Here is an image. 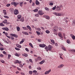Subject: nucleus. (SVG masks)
I'll list each match as a JSON object with an SVG mask.
<instances>
[{
    "mask_svg": "<svg viewBox=\"0 0 75 75\" xmlns=\"http://www.w3.org/2000/svg\"><path fill=\"white\" fill-rule=\"evenodd\" d=\"M62 7V5H60V6H57L56 8V10L58 11H61V8Z\"/></svg>",
    "mask_w": 75,
    "mask_h": 75,
    "instance_id": "f257e3e1",
    "label": "nucleus"
},
{
    "mask_svg": "<svg viewBox=\"0 0 75 75\" xmlns=\"http://www.w3.org/2000/svg\"><path fill=\"white\" fill-rule=\"evenodd\" d=\"M53 28L54 29L53 31L55 32V31H57L58 29V27L55 25L53 27Z\"/></svg>",
    "mask_w": 75,
    "mask_h": 75,
    "instance_id": "f03ea898",
    "label": "nucleus"
},
{
    "mask_svg": "<svg viewBox=\"0 0 75 75\" xmlns=\"http://www.w3.org/2000/svg\"><path fill=\"white\" fill-rule=\"evenodd\" d=\"M53 13L54 14L57 16H61V13H58L56 12H54Z\"/></svg>",
    "mask_w": 75,
    "mask_h": 75,
    "instance_id": "7ed1b4c3",
    "label": "nucleus"
},
{
    "mask_svg": "<svg viewBox=\"0 0 75 75\" xmlns=\"http://www.w3.org/2000/svg\"><path fill=\"white\" fill-rule=\"evenodd\" d=\"M14 14L15 15H17L18 14V11L17 9H15L14 11Z\"/></svg>",
    "mask_w": 75,
    "mask_h": 75,
    "instance_id": "20e7f679",
    "label": "nucleus"
},
{
    "mask_svg": "<svg viewBox=\"0 0 75 75\" xmlns=\"http://www.w3.org/2000/svg\"><path fill=\"white\" fill-rule=\"evenodd\" d=\"M38 14H39V15H40V16H42L44 13L42 12V11L40 10L38 12Z\"/></svg>",
    "mask_w": 75,
    "mask_h": 75,
    "instance_id": "39448f33",
    "label": "nucleus"
},
{
    "mask_svg": "<svg viewBox=\"0 0 75 75\" xmlns=\"http://www.w3.org/2000/svg\"><path fill=\"white\" fill-rule=\"evenodd\" d=\"M14 64H21V61H19L18 60H16L14 62Z\"/></svg>",
    "mask_w": 75,
    "mask_h": 75,
    "instance_id": "423d86ee",
    "label": "nucleus"
},
{
    "mask_svg": "<svg viewBox=\"0 0 75 75\" xmlns=\"http://www.w3.org/2000/svg\"><path fill=\"white\" fill-rule=\"evenodd\" d=\"M46 45L44 44H41L39 45V47H41V48H44Z\"/></svg>",
    "mask_w": 75,
    "mask_h": 75,
    "instance_id": "0eeeda50",
    "label": "nucleus"
},
{
    "mask_svg": "<svg viewBox=\"0 0 75 75\" xmlns=\"http://www.w3.org/2000/svg\"><path fill=\"white\" fill-rule=\"evenodd\" d=\"M51 71V70L50 69L49 70L46 71H45V75H47V74H49L50 72Z\"/></svg>",
    "mask_w": 75,
    "mask_h": 75,
    "instance_id": "6e6552de",
    "label": "nucleus"
},
{
    "mask_svg": "<svg viewBox=\"0 0 75 75\" xmlns=\"http://www.w3.org/2000/svg\"><path fill=\"white\" fill-rule=\"evenodd\" d=\"M26 27L27 28H28V29H29V31H31V28L30 26L29 25H27L26 26Z\"/></svg>",
    "mask_w": 75,
    "mask_h": 75,
    "instance_id": "1a4fd4ad",
    "label": "nucleus"
},
{
    "mask_svg": "<svg viewBox=\"0 0 75 75\" xmlns=\"http://www.w3.org/2000/svg\"><path fill=\"white\" fill-rule=\"evenodd\" d=\"M22 56L23 57H28V54L24 53L22 54Z\"/></svg>",
    "mask_w": 75,
    "mask_h": 75,
    "instance_id": "9d476101",
    "label": "nucleus"
},
{
    "mask_svg": "<svg viewBox=\"0 0 75 75\" xmlns=\"http://www.w3.org/2000/svg\"><path fill=\"white\" fill-rule=\"evenodd\" d=\"M35 4L36 5H39L40 4V2L37 0L35 1Z\"/></svg>",
    "mask_w": 75,
    "mask_h": 75,
    "instance_id": "9b49d317",
    "label": "nucleus"
},
{
    "mask_svg": "<svg viewBox=\"0 0 75 75\" xmlns=\"http://www.w3.org/2000/svg\"><path fill=\"white\" fill-rule=\"evenodd\" d=\"M64 65L63 64H61L60 65H59L58 67V68H62V67H64Z\"/></svg>",
    "mask_w": 75,
    "mask_h": 75,
    "instance_id": "f8f14e48",
    "label": "nucleus"
},
{
    "mask_svg": "<svg viewBox=\"0 0 75 75\" xmlns=\"http://www.w3.org/2000/svg\"><path fill=\"white\" fill-rule=\"evenodd\" d=\"M58 35L60 37H61V38H63V37H62V34L61 33H58Z\"/></svg>",
    "mask_w": 75,
    "mask_h": 75,
    "instance_id": "ddd939ff",
    "label": "nucleus"
},
{
    "mask_svg": "<svg viewBox=\"0 0 75 75\" xmlns=\"http://www.w3.org/2000/svg\"><path fill=\"white\" fill-rule=\"evenodd\" d=\"M3 23H4V24H6L7 23V20L5 19L4 21L3 22Z\"/></svg>",
    "mask_w": 75,
    "mask_h": 75,
    "instance_id": "4468645a",
    "label": "nucleus"
},
{
    "mask_svg": "<svg viewBox=\"0 0 75 75\" xmlns=\"http://www.w3.org/2000/svg\"><path fill=\"white\" fill-rule=\"evenodd\" d=\"M48 49H49V50H52V46H51L50 45H49L48 46Z\"/></svg>",
    "mask_w": 75,
    "mask_h": 75,
    "instance_id": "2eb2a0df",
    "label": "nucleus"
},
{
    "mask_svg": "<svg viewBox=\"0 0 75 75\" xmlns=\"http://www.w3.org/2000/svg\"><path fill=\"white\" fill-rule=\"evenodd\" d=\"M3 13H4V15H6L7 14V12H6V10H3Z\"/></svg>",
    "mask_w": 75,
    "mask_h": 75,
    "instance_id": "dca6fc26",
    "label": "nucleus"
},
{
    "mask_svg": "<svg viewBox=\"0 0 75 75\" xmlns=\"http://www.w3.org/2000/svg\"><path fill=\"white\" fill-rule=\"evenodd\" d=\"M37 59L39 61H41V60H42V58H41V57H38L37 58Z\"/></svg>",
    "mask_w": 75,
    "mask_h": 75,
    "instance_id": "f3484780",
    "label": "nucleus"
},
{
    "mask_svg": "<svg viewBox=\"0 0 75 75\" xmlns=\"http://www.w3.org/2000/svg\"><path fill=\"white\" fill-rule=\"evenodd\" d=\"M16 47H18V48H21V46L19 45V44H16Z\"/></svg>",
    "mask_w": 75,
    "mask_h": 75,
    "instance_id": "a211bd4d",
    "label": "nucleus"
},
{
    "mask_svg": "<svg viewBox=\"0 0 75 75\" xmlns=\"http://www.w3.org/2000/svg\"><path fill=\"white\" fill-rule=\"evenodd\" d=\"M45 62V61H44V60H42V61L41 62H40L39 64H44V63Z\"/></svg>",
    "mask_w": 75,
    "mask_h": 75,
    "instance_id": "6ab92c4d",
    "label": "nucleus"
},
{
    "mask_svg": "<svg viewBox=\"0 0 75 75\" xmlns=\"http://www.w3.org/2000/svg\"><path fill=\"white\" fill-rule=\"evenodd\" d=\"M17 17L18 19H20V18H21V15H18Z\"/></svg>",
    "mask_w": 75,
    "mask_h": 75,
    "instance_id": "aec40b11",
    "label": "nucleus"
},
{
    "mask_svg": "<svg viewBox=\"0 0 75 75\" xmlns=\"http://www.w3.org/2000/svg\"><path fill=\"white\" fill-rule=\"evenodd\" d=\"M45 18H46V19H47V20H49L50 19V17L49 16L46 15Z\"/></svg>",
    "mask_w": 75,
    "mask_h": 75,
    "instance_id": "412c9836",
    "label": "nucleus"
},
{
    "mask_svg": "<svg viewBox=\"0 0 75 75\" xmlns=\"http://www.w3.org/2000/svg\"><path fill=\"white\" fill-rule=\"evenodd\" d=\"M18 4H19L18 3H17V2L16 3V2H14V5L15 7L17 6V5H18Z\"/></svg>",
    "mask_w": 75,
    "mask_h": 75,
    "instance_id": "4be33fe9",
    "label": "nucleus"
},
{
    "mask_svg": "<svg viewBox=\"0 0 75 75\" xmlns=\"http://www.w3.org/2000/svg\"><path fill=\"white\" fill-rule=\"evenodd\" d=\"M16 29H17V31H19L20 30V27L18 26L17 27Z\"/></svg>",
    "mask_w": 75,
    "mask_h": 75,
    "instance_id": "5701e85b",
    "label": "nucleus"
},
{
    "mask_svg": "<svg viewBox=\"0 0 75 75\" xmlns=\"http://www.w3.org/2000/svg\"><path fill=\"white\" fill-rule=\"evenodd\" d=\"M20 21H22V22H23L24 20V17H23L22 18H21V19H20Z\"/></svg>",
    "mask_w": 75,
    "mask_h": 75,
    "instance_id": "b1692460",
    "label": "nucleus"
},
{
    "mask_svg": "<svg viewBox=\"0 0 75 75\" xmlns=\"http://www.w3.org/2000/svg\"><path fill=\"white\" fill-rule=\"evenodd\" d=\"M23 2H21L20 3V6L21 7L23 6Z\"/></svg>",
    "mask_w": 75,
    "mask_h": 75,
    "instance_id": "393cba45",
    "label": "nucleus"
},
{
    "mask_svg": "<svg viewBox=\"0 0 75 75\" xmlns=\"http://www.w3.org/2000/svg\"><path fill=\"white\" fill-rule=\"evenodd\" d=\"M50 40L51 42L53 43V44H55V42H54V40L51 39Z\"/></svg>",
    "mask_w": 75,
    "mask_h": 75,
    "instance_id": "a878e982",
    "label": "nucleus"
},
{
    "mask_svg": "<svg viewBox=\"0 0 75 75\" xmlns=\"http://www.w3.org/2000/svg\"><path fill=\"white\" fill-rule=\"evenodd\" d=\"M45 32L46 33H47V34H49V33H50V31L48 30H46Z\"/></svg>",
    "mask_w": 75,
    "mask_h": 75,
    "instance_id": "bb28decb",
    "label": "nucleus"
},
{
    "mask_svg": "<svg viewBox=\"0 0 75 75\" xmlns=\"http://www.w3.org/2000/svg\"><path fill=\"white\" fill-rule=\"evenodd\" d=\"M36 33L38 35H40V32H39L37 31L36 32Z\"/></svg>",
    "mask_w": 75,
    "mask_h": 75,
    "instance_id": "cd10ccee",
    "label": "nucleus"
},
{
    "mask_svg": "<svg viewBox=\"0 0 75 75\" xmlns=\"http://www.w3.org/2000/svg\"><path fill=\"white\" fill-rule=\"evenodd\" d=\"M29 45L31 47H32V48H33V44H31V43H29Z\"/></svg>",
    "mask_w": 75,
    "mask_h": 75,
    "instance_id": "c85d7f7f",
    "label": "nucleus"
},
{
    "mask_svg": "<svg viewBox=\"0 0 75 75\" xmlns=\"http://www.w3.org/2000/svg\"><path fill=\"white\" fill-rule=\"evenodd\" d=\"M45 10H46L47 11H49V8L46 7L45 8Z\"/></svg>",
    "mask_w": 75,
    "mask_h": 75,
    "instance_id": "c756f323",
    "label": "nucleus"
},
{
    "mask_svg": "<svg viewBox=\"0 0 75 75\" xmlns=\"http://www.w3.org/2000/svg\"><path fill=\"white\" fill-rule=\"evenodd\" d=\"M8 59H10V57H11V55L10 54H8Z\"/></svg>",
    "mask_w": 75,
    "mask_h": 75,
    "instance_id": "7c9ffc66",
    "label": "nucleus"
},
{
    "mask_svg": "<svg viewBox=\"0 0 75 75\" xmlns=\"http://www.w3.org/2000/svg\"><path fill=\"white\" fill-rule=\"evenodd\" d=\"M62 49L64 50V51H65L66 50V49L65 48V47H64V46H63L62 47Z\"/></svg>",
    "mask_w": 75,
    "mask_h": 75,
    "instance_id": "2f4dec72",
    "label": "nucleus"
},
{
    "mask_svg": "<svg viewBox=\"0 0 75 75\" xmlns=\"http://www.w3.org/2000/svg\"><path fill=\"white\" fill-rule=\"evenodd\" d=\"M29 74H30V75H31L32 74H33V71H29Z\"/></svg>",
    "mask_w": 75,
    "mask_h": 75,
    "instance_id": "473e14b6",
    "label": "nucleus"
},
{
    "mask_svg": "<svg viewBox=\"0 0 75 75\" xmlns=\"http://www.w3.org/2000/svg\"><path fill=\"white\" fill-rule=\"evenodd\" d=\"M15 50H17L18 51H19L20 50V48H18L17 47H15Z\"/></svg>",
    "mask_w": 75,
    "mask_h": 75,
    "instance_id": "72a5a7b5",
    "label": "nucleus"
},
{
    "mask_svg": "<svg viewBox=\"0 0 75 75\" xmlns=\"http://www.w3.org/2000/svg\"><path fill=\"white\" fill-rule=\"evenodd\" d=\"M33 11L34 12H37V11H38V9H34L33 10Z\"/></svg>",
    "mask_w": 75,
    "mask_h": 75,
    "instance_id": "f704fd0d",
    "label": "nucleus"
},
{
    "mask_svg": "<svg viewBox=\"0 0 75 75\" xmlns=\"http://www.w3.org/2000/svg\"><path fill=\"white\" fill-rule=\"evenodd\" d=\"M67 42L68 44H70V41H69V40H67Z\"/></svg>",
    "mask_w": 75,
    "mask_h": 75,
    "instance_id": "c9c22d12",
    "label": "nucleus"
},
{
    "mask_svg": "<svg viewBox=\"0 0 75 75\" xmlns=\"http://www.w3.org/2000/svg\"><path fill=\"white\" fill-rule=\"evenodd\" d=\"M22 28H23V29L24 30H27V28L25 27H23Z\"/></svg>",
    "mask_w": 75,
    "mask_h": 75,
    "instance_id": "e433bc0d",
    "label": "nucleus"
},
{
    "mask_svg": "<svg viewBox=\"0 0 75 75\" xmlns=\"http://www.w3.org/2000/svg\"><path fill=\"white\" fill-rule=\"evenodd\" d=\"M0 26H2L3 27L4 26V24L2 23H1L0 24Z\"/></svg>",
    "mask_w": 75,
    "mask_h": 75,
    "instance_id": "4c0bfd02",
    "label": "nucleus"
},
{
    "mask_svg": "<svg viewBox=\"0 0 75 75\" xmlns=\"http://www.w3.org/2000/svg\"><path fill=\"white\" fill-rule=\"evenodd\" d=\"M15 55L17 57H19V55L17 53H16L15 54Z\"/></svg>",
    "mask_w": 75,
    "mask_h": 75,
    "instance_id": "58836bf2",
    "label": "nucleus"
},
{
    "mask_svg": "<svg viewBox=\"0 0 75 75\" xmlns=\"http://www.w3.org/2000/svg\"><path fill=\"white\" fill-rule=\"evenodd\" d=\"M5 30L6 31H8V30H9V29H8V28L6 27L5 28Z\"/></svg>",
    "mask_w": 75,
    "mask_h": 75,
    "instance_id": "ea45409f",
    "label": "nucleus"
},
{
    "mask_svg": "<svg viewBox=\"0 0 75 75\" xmlns=\"http://www.w3.org/2000/svg\"><path fill=\"white\" fill-rule=\"evenodd\" d=\"M29 61H30V62L31 63H33V62L31 59H29Z\"/></svg>",
    "mask_w": 75,
    "mask_h": 75,
    "instance_id": "a19ab883",
    "label": "nucleus"
},
{
    "mask_svg": "<svg viewBox=\"0 0 75 75\" xmlns=\"http://www.w3.org/2000/svg\"><path fill=\"white\" fill-rule=\"evenodd\" d=\"M53 4H54L52 2H51L50 3L49 5L50 6H53Z\"/></svg>",
    "mask_w": 75,
    "mask_h": 75,
    "instance_id": "79ce46f5",
    "label": "nucleus"
},
{
    "mask_svg": "<svg viewBox=\"0 0 75 75\" xmlns=\"http://www.w3.org/2000/svg\"><path fill=\"white\" fill-rule=\"evenodd\" d=\"M72 25H74V24H75V20H74L73 21Z\"/></svg>",
    "mask_w": 75,
    "mask_h": 75,
    "instance_id": "37998d69",
    "label": "nucleus"
},
{
    "mask_svg": "<svg viewBox=\"0 0 75 75\" xmlns=\"http://www.w3.org/2000/svg\"><path fill=\"white\" fill-rule=\"evenodd\" d=\"M71 38L73 39V40H74L75 39V36L74 35H73L72 37H71Z\"/></svg>",
    "mask_w": 75,
    "mask_h": 75,
    "instance_id": "c03bdc74",
    "label": "nucleus"
},
{
    "mask_svg": "<svg viewBox=\"0 0 75 75\" xmlns=\"http://www.w3.org/2000/svg\"><path fill=\"white\" fill-rule=\"evenodd\" d=\"M33 73H37V71L36 70H33Z\"/></svg>",
    "mask_w": 75,
    "mask_h": 75,
    "instance_id": "a18cd8bd",
    "label": "nucleus"
},
{
    "mask_svg": "<svg viewBox=\"0 0 75 75\" xmlns=\"http://www.w3.org/2000/svg\"><path fill=\"white\" fill-rule=\"evenodd\" d=\"M25 50H26V51H27V52H29V50H28V48H25Z\"/></svg>",
    "mask_w": 75,
    "mask_h": 75,
    "instance_id": "49530a36",
    "label": "nucleus"
},
{
    "mask_svg": "<svg viewBox=\"0 0 75 75\" xmlns=\"http://www.w3.org/2000/svg\"><path fill=\"white\" fill-rule=\"evenodd\" d=\"M55 8H56V6H55L54 7L52 8V9L53 10H55Z\"/></svg>",
    "mask_w": 75,
    "mask_h": 75,
    "instance_id": "de8ad7c7",
    "label": "nucleus"
},
{
    "mask_svg": "<svg viewBox=\"0 0 75 75\" xmlns=\"http://www.w3.org/2000/svg\"><path fill=\"white\" fill-rule=\"evenodd\" d=\"M4 17L5 18H9V17H8V16H4Z\"/></svg>",
    "mask_w": 75,
    "mask_h": 75,
    "instance_id": "09e8293b",
    "label": "nucleus"
},
{
    "mask_svg": "<svg viewBox=\"0 0 75 75\" xmlns=\"http://www.w3.org/2000/svg\"><path fill=\"white\" fill-rule=\"evenodd\" d=\"M15 34H14L13 33H11L10 34V35H12V36H13V37H14V35H15Z\"/></svg>",
    "mask_w": 75,
    "mask_h": 75,
    "instance_id": "8fccbe9b",
    "label": "nucleus"
},
{
    "mask_svg": "<svg viewBox=\"0 0 75 75\" xmlns=\"http://www.w3.org/2000/svg\"><path fill=\"white\" fill-rule=\"evenodd\" d=\"M35 17H38L39 16V15L38 14H36L35 15Z\"/></svg>",
    "mask_w": 75,
    "mask_h": 75,
    "instance_id": "3c124183",
    "label": "nucleus"
},
{
    "mask_svg": "<svg viewBox=\"0 0 75 75\" xmlns=\"http://www.w3.org/2000/svg\"><path fill=\"white\" fill-rule=\"evenodd\" d=\"M41 29L40 28H38L37 29V31H41Z\"/></svg>",
    "mask_w": 75,
    "mask_h": 75,
    "instance_id": "603ef678",
    "label": "nucleus"
},
{
    "mask_svg": "<svg viewBox=\"0 0 75 75\" xmlns=\"http://www.w3.org/2000/svg\"><path fill=\"white\" fill-rule=\"evenodd\" d=\"M37 69H38V70H40V69H41V67H38L37 68Z\"/></svg>",
    "mask_w": 75,
    "mask_h": 75,
    "instance_id": "864d4df0",
    "label": "nucleus"
},
{
    "mask_svg": "<svg viewBox=\"0 0 75 75\" xmlns=\"http://www.w3.org/2000/svg\"><path fill=\"white\" fill-rule=\"evenodd\" d=\"M7 7H9L10 6V4H8L6 5Z\"/></svg>",
    "mask_w": 75,
    "mask_h": 75,
    "instance_id": "5fc2aeb1",
    "label": "nucleus"
},
{
    "mask_svg": "<svg viewBox=\"0 0 75 75\" xmlns=\"http://www.w3.org/2000/svg\"><path fill=\"white\" fill-rule=\"evenodd\" d=\"M19 67H20L21 68H22V67H23V66L21 64H20L19 65Z\"/></svg>",
    "mask_w": 75,
    "mask_h": 75,
    "instance_id": "6e6d98bb",
    "label": "nucleus"
},
{
    "mask_svg": "<svg viewBox=\"0 0 75 75\" xmlns=\"http://www.w3.org/2000/svg\"><path fill=\"white\" fill-rule=\"evenodd\" d=\"M1 62L2 63H4V61L3 60H1Z\"/></svg>",
    "mask_w": 75,
    "mask_h": 75,
    "instance_id": "4d7b16f0",
    "label": "nucleus"
},
{
    "mask_svg": "<svg viewBox=\"0 0 75 75\" xmlns=\"http://www.w3.org/2000/svg\"><path fill=\"white\" fill-rule=\"evenodd\" d=\"M69 51L70 52H73V49L72 50H69Z\"/></svg>",
    "mask_w": 75,
    "mask_h": 75,
    "instance_id": "13d9d810",
    "label": "nucleus"
},
{
    "mask_svg": "<svg viewBox=\"0 0 75 75\" xmlns=\"http://www.w3.org/2000/svg\"><path fill=\"white\" fill-rule=\"evenodd\" d=\"M38 59L36 58L35 59V62H38Z\"/></svg>",
    "mask_w": 75,
    "mask_h": 75,
    "instance_id": "bf43d9fd",
    "label": "nucleus"
},
{
    "mask_svg": "<svg viewBox=\"0 0 75 75\" xmlns=\"http://www.w3.org/2000/svg\"><path fill=\"white\" fill-rule=\"evenodd\" d=\"M24 40H25V39H23L21 41H22L23 42H24Z\"/></svg>",
    "mask_w": 75,
    "mask_h": 75,
    "instance_id": "052dcab7",
    "label": "nucleus"
},
{
    "mask_svg": "<svg viewBox=\"0 0 75 75\" xmlns=\"http://www.w3.org/2000/svg\"><path fill=\"white\" fill-rule=\"evenodd\" d=\"M0 57H4V55L2 54H0Z\"/></svg>",
    "mask_w": 75,
    "mask_h": 75,
    "instance_id": "680f3d73",
    "label": "nucleus"
},
{
    "mask_svg": "<svg viewBox=\"0 0 75 75\" xmlns=\"http://www.w3.org/2000/svg\"><path fill=\"white\" fill-rule=\"evenodd\" d=\"M11 4H12V5H14V2H11Z\"/></svg>",
    "mask_w": 75,
    "mask_h": 75,
    "instance_id": "e2e57ef3",
    "label": "nucleus"
},
{
    "mask_svg": "<svg viewBox=\"0 0 75 75\" xmlns=\"http://www.w3.org/2000/svg\"><path fill=\"white\" fill-rule=\"evenodd\" d=\"M17 69H18V70H19V71H21V69L18 68V67H17Z\"/></svg>",
    "mask_w": 75,
    "mask_h": 75,
    "instance_id": "0e129e2a",
    "label": "nucleus"
},
{
    "mask_svg": "<svg viewBox=\"0 0 75 75\" xmlns=\"http://www.w3.org/2000/svg\"><path fill=\"white\" fill-rule=\"evenodd\" d=\"M11 40H14V38L13 37H12L11 38Z\"/></svg>",
    "mask_w": 75,
    "mask_h": 75,
    "instance_id": "69168bd1",
    "label": "nucleus"
},
{
    "mask_svg": "<svg viewBox=\"0 0 75 75\" xmlns=\"http://www.w3.org/2000/svg\"><path fill=\"white\" fill-rule=\"evenodd\" d=\"M25 35H28V33H27V32H25Z\"/></svg>",
    "mask_w": 75,
    "mask_h": 75,
    "instance_id": "338daca9",
    "label": "nucleus"
},
{
    "mask_svg": "<svg viewBox=\"0 0 75 75\" xmlns=\"http://www.w3.org/2000/svg\"><path fill=\"white\" fill-rule=\"evenodd\" d=\"M21 75H25V74H24V73H23V72H21Z\"/></svg>",
    "mask_w": 75,
    "mask_h": 75,
    "instance_id": "774afa93",
    "label": "nucleus"
}]
</instances>
